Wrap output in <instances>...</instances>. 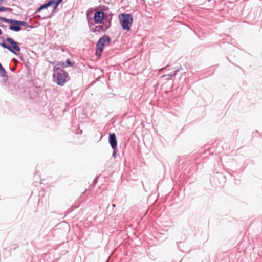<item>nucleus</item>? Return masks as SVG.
<instances>
[{"instance_id": "1", "label": "nucleus", "mask_w": 262, "mask_h": 262, "mask_svg": "<svg viewBox=\"0 0 262 262\" xmlns=\"http://www.w3.org/2000/svg\"><path fill=\"white\" fill-rule=\"evenodd\" d=\"M53 71V77L54 82L59 86L64 85L67 81V79L69 77L68 73L66 70L60 67H54Z\"/></svg>"}, {"instance_id": "2", "label": "nucleus", "mask_w": 262, "mask_h": 262, "mask_svg": "<svg viewBox=\"0 0 262 262\" xmlns=\"http://www.w3.org/2000/svg\"><path fill=\"white\" fill-rule=\"evenodd\" d=\"M6 41L9 43L10 45L6 43L3 40L2 42L0 43V46L4 49H7L14 55H17V52L20 51V48L18 45V43L13 38L9 37L6 38Z\"/></svg>"}, {"instance_id": "3", "label": "nucleus", "mask_w": 262, "mask_h": 262, "mask_svg": "<svg viewBox=\"0 0 262 262\" xmlns=\"http://www.w3.org/2000/svg\"><path fill=\"white\" fill-rule=\"evenodd\" d=\"M119 18L122 29L124 30L129 31L133 22L132 15L129 13H122L119 15Z\"/></svg>"}, {"instance_id": "4", "label": "nucleus", "mask_w": 262, "mask_h": 262, "mask_svg": "<svg viewBox=\"0 0 262 262\" xmlns=\"http://www.w3.org/2000/svg\"><path fill=\"white\" fill-rule=\"evenodd\" d=\"M111 42V38L107 35L105 34L100 37L96 43V55L100 56L103 51L104 47L109 45Z\"/></svg>"}, {"instance_id": "5", "label": "nucleus", "mask_w": 262, "mask_h": 262, "mask_svg": "<svg viewBox=\"0 0 262 262\" xmlns=\"http://www.w3.org/2000/svg\"><path fill=\"white\" fill-rule=\"evenodd\" d=\"M105 18L104 13L100 10L96 11L94 15V20L96 24H101Z\"/></svg>"}, {"instance_id": "6", "label": "nucleus", "mask_w": 262, "mask_h": 262, "mask_svg": "<svg viewBox=\"0 0 262 262\" xmlns=\"http://www.w3.org/2000/svg\"><path fill=\"white\" fill-rule=\"evenodd\" d=\"M9 23L11 24L9 28L13 31L18 32L21 29L19 24V20L10 19Z\"/></svg>"}, {"instance_id": "7", "label": "nucleus", "mask_w": 262, "mask_h": 262, "mask_svg": "<svg viewBox=\"0 0 262 262\" xmlns=\"http://www.w3.org/2000/svg\"><path fill=\"white\" fill-rule=\"evenodd\" d=\"M108 142L112 148L115 149L117 146L116 136L115 133H110L108 136Z\"/></svg>"}, {"instance_id": "8", "label": "nucleus", "mask_w": 262, "mask_h": 262, "mask_svg": "<svg viewBox=\"0 0 262 262\" xmlns=\"http://www.w3.org/2000/svg\"><path fill=\"white\" fill-rule=\"evenodd\" d=\"M103 26H95L92 30V32L95 33L96 34H100L102 33L105 32Z\"/></svg>"}, {"instance_id": "9", "label": "nucleus", "mask_w": 262, "mask_h": 262, "mask_svg": "<svg viewBox=\"0 0 262 262\" xmlns=\"http://www.w3.org/2000/svg\"><path fill=\"white\" fill-rule=\"evenodd\" d=\"M111 19H105V21L103 23V25L104 31L107 30L111 27Z\"/></svg>"}, {"instance_id": "10", "label": "nucleus", "mask_w": 262, "mask_h": 262, "mask_svg": "<svg viewBox=\"0 0 262 262\" xmlns=\"http://www.w3.org/2000/svg\"><path fill=\"white\" fill-rule=\"evenodd\" d=\"M0 75L3 78H6V80L8 78V76L7 75V72L4 67L2 66L1 63H0Z\"/></svg>"}, {"instance_id": "11", "label": "nucleus", "mask_w": 262, "mask_h": 262, "mask_svg": "<svg viewBox=\"0 0 262 262\" xmlns=\"http://www.w3.org/2000/svg\"><path fill=\"white\" fill-rule=\"evenodd\" d=\"M88 23L90 28V30L92 32L93 29L94 28L95 24L93 22L92 19L90 20V18L88 17Z\"/></svg>"}, {"instance_id": "12", "label": "nucleus", "mask_w": 262, "mask_h": 262, "mask_svg": "<svg viewBox=\"0 0 262 262\" xmlns=\"http://www.w3.org/2000/svg\"><path fill=\"white\" fill-rule=\"evenodd\" d=\"M62 3L60 0H54V3L53 4V9L52 11V13L55 12V10L57 9L58 6Z\"/></svg>"}, {"instance_id": "13", "label": "nucleus", "mask_w": 262, "mask_h": 262, "mask_svg": "<svg viewBox=\"0 0 262 262\" xmlns=\"http://www.w3.org/2000/svg\"><path fill=\"white\" fill-rule=\"evenodd\" d=\"M62 3L60 0H54V3L53 4V9L52 11V13L55 12V10L57 9L58 6Z\"/></svg>"}, {"instance_id": "14", "label": "nucleus", "mask_w": 262, "mask_h": 262, "mask_svg": "<svg viewBox=\"0 0 262 262\" xmlns=\"http://www.w3.org/2000/svg\"><path fill=\"white\" fill-rule=\"evenodd\" d=\"M48 8V6L46 3H44L43 4L41 5L36 10L35 13H39L40 12L42 9H44L45 8Z\"/></svg>"}, {"instance_id": "15", "label": "nucleus", "mask_w": 262, "mask_h": 262, "mask_svg": "<svg viewBox=\"0 0 262 262\" xmlns=\"http://www.w3.org/2000/svg\"><path fill=\"white\" fill-rule=\"evenodd\" d=\"M19 24L20 27H21V26H25V27L29 26L28 23L26 21H19Z\"/></svg>"}, {"instance_id": "16", "label": "nucleus", "mask_w": 262, "mask_h": 262, "mask_svg": "<svg viewBox=\"0 0 262 262\" xmlns=\"http://www.w3.org/2000/svg\"><path fill=\"white\" fill-rule=\"evenodd\" d=\"M0 20L4 22L9 23L10 19L0 16Z\"/></svg>"}, {"instance_id": "17", "label": "nucleus", "mask_w": 262, "mask_h": 262, "mask_svg": "<svg viewBox=\"0 0 262 262\" xmlns=\"http://www.w3.org/2000/svg\"><path fill=\"white\" fill-rule=\"evenodd\" d=\"M9 9V8L5 7L3 6H0V12H6Z\"/></svg>"}, {"instance_id": "18", "label": "nucleus", "mask_w": 262, "mask_h": 262, "mask_svg": "<svg viewBox=\"0 0 262 262\" xmlns=\"http://www.w3.org/2000/svg\"><path fill=\"white\" fill-rule=\"evenodd\" d=\"M54 3V0H49L46 3L47 4L48 7H49L52 5H53Z\"/></svg>"}, {"instance_id": "19", "label": "nucleus", "mask_w": 262, "mask_h": 262, "mask_svg": "<svg viewBox=\"0 0 262 262\" xmlns=\"http://www.w3.org/2000/svg\"><path fill=\"white\" fill-rule=\"evenodd\" d=\"M66 62L67 64V65H68V66L69 67H71L73 64L69 59H67Z\"/></svg>"}, {"instance_id": "20", "label": "nucleus", "mask_w": 262, "mask_h": 262, "mask_svg": "<svg viewBox=\"0 0 262 262\" xmlns=\"http://www.w3.org/2000/svg\"><path fill=\"white\" fill-rule=\"evenodd\" d=\"M113 154H112V157H114V158H116V154H117V148H115V149H113Z\"/></svg>"}, {"instance_id": "21", "label": "nucleus", "mask_w": 262, "mask_h": 262, "mask_svg": "<svg viewBox=\"0 0 262 262\" xmlns=\"http://www.w3.org/2000/svg\"><path fill=\"white\" fill-rule=\"evenodd\" d=\"M58 65H61L62 68H66V67H68V65H67L66 62H60L58 64Z\"/></svg>"}, {"instance_id": "22", "label": "nucleus", "mask_w": 262, "mask_h": 262, "mask_svg": "<svg viewBox=\"0 0 262 262\" xmlns=\"http://www.w3.org/2000/svg\"><path fill=\"white\" fill-rule=\"evenodd\" d=\"M178 72V70H175V71L173 72V74H172V75H171V76H176V75H177V72Z\"/></svg>"}, {"instance_id": "23", "label": "nucleus", "mask_w": 262, "mask_h": 262, "mask_svg": "<svg viewBox=\"0 0 262 262\" xmlns=\"http://www.w3.org/2000/svg\"><path fill=\"white\" fill-rule=\"evenodd\" d=\"M5 26H5V25H4V24H1V25H0V27H2V28L5 27Z\"/></svg>"}, {"instance_id": "24", "label": "nucleus", "mask_w": 262, "mask_h": 262, "mask_svg": "<svg viewBox=\"0 0 262 262\" xmlns=\"http://www.w3.org/2000/svg\"><path fill=\"white\" fill-rule=\"evenodd\" d=\"M165 67H164V68H161V69H159V71H162V70H163Z\"/></svg>"}, {"instance_id": "25", "label": "nucleus", "mask_w": 262, "mask_h": 262, "mask_svg": "<svg viewBox=\"0 0 262 262\" xmlns=\"http://www.w3.org/2000/svg\"><path fill=\"white\" fill-rule=\"evenodd\" d=\"M4 2H5V0H0V2L1 3H3Z\"/></svg>"}, {"instance_id": "26", "label": "nucleus", "mask_w": 262, "mask_h": 262, "mask_svg": "<svg viewBox=\"0 0 262 262\" xmlns=\"http://www.w3.org/2000/svg\"><path fill=\"white\" fill-rule=\"evenodd\" d=\"M113 207H115V204H113Z\"/></svg>"}, {"instance_id": "27", "label": "nucleus", "mask_w": 262, "mask_h": 262, "mask_svg": "<svg viewBox=\"0 0 262 262\" xmlns=\"http://www.w3.org/2000/svg\"><path fill=\"white\" fill-rule=\"evenodd\" d=\"M60 1H61V2H62L63 0H60Z\"/></svg>"}]
</instances>
